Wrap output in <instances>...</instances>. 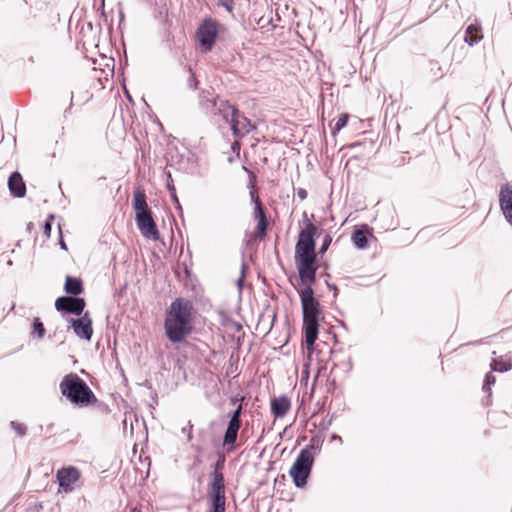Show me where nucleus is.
Returning a JSON list of instances; mask_svg holds the SVG:
<instances>
[{"label":"nucleus","instance_id":"nucleus-29","mask_svg":"<svg viewBox=\"0 0 512 512\" xmlns=\"http://www.w3.org/2000/svg\"><path fill=\"white\" fill-rule=\"evenodd\" d=\"M329 243H330V240H328V241L323 245V247H322V249H321V250H322V251H325V250L327 249V247H328Z\"/></svg>","mask_w":512,"mask_h":512},{"label":"nucleus","instance_id":"nucleus-31","mask_svg":"<svg viewBox=\"0 0 512 512\" xmlns=\"http://www.w3.org/2000/svg\"><path fill=\"white\" fill-rule=\"evenodd\" d=\"M233 130H234V133L237 134V128H236L235 124L233 125Z\"/></svg>","mask_w":512,"mask_h":512},{"label":"nucleus","instance_id":"nucleus-16","mask_svg":"<svg viewBox=\"0 0 512 512\" xmlns=\"http://www.w3.org/2000/svg\"><path fill=\"white\" fill-rule=\"evenodd\" d=\"M368 235L369 231L367 230V228L356 230L352 235L354 245L359 249L365 248L368 243Z\"/></svg>","mask_w":512,"mask_h":512},{"label":"nucleus","instance_id":"nucleus-15","mask_svg":"<svg viewBox=\"0 0 512 512\" xmlns=\"http://www.w3.org/2000/svg\"><path fill=\"white\" fill-rule=\"evenodd\" d=\"M290 409V401L287 397H279L277 399H274L271 403V410L272 413L276 417H283L288 410Z\"/></svg>","mask_w":512,"mask_h":512},{"label":"nucleus","instance_id":"nucleus-32","mask_svg":"<svg viewBox=\"0 0 512 512\" xmlns=\"http://www.w3.org/2000/svg\"><path fill=\"white\" fill-rule=\"evenodd\" d=\"M173 199H174L175 201H177V197L175 196V194H174V193H173Z\"/></svg>","mask_w":512,"mask_h":512},{"label":"nucleus","instance_id":"nucleus-1","mask_svg":"<svg viewBox=\"0 0 512 512\" xmlns=\"http://www.w3.org/2000/svg\"><path fill=\"white\" fill-rule=\"evenodd\" d=\"M193 308L192 304L184 299L178 298L169 306L164 328L168 339L172 342H181L192 331Z\"/></svg>","mask_w":512,"mask_h":512},{"label":"nucleus","instance_id":"nucleus-26","mask_svg":"<svg viewBox=\"0 0 512 512\" xmlns=\"http://www.w3.org/2000/svg\"><path fill=\"white\" fill-rule=\"evenodd\" d=\"M297 195L300 199H305L307 196V193L304 189H299L297 192Z\"/></svg>","mask_w":512,"mask_h":512},{"label":"nucleus","instance_id":"nucleus-11","mask_svg":"<svg viewBox=\"0 0 512 512\" xmlns=\"http://www.w3.org/2000/svg\"><path fill=\"white\" fill-rule=\"evenodd\" d=\"M499 201L505 219L512 225V187L509 184L501 188Z\"/></svg>","mask_w":512,"mask_h":512},{"label":"nucleus","instance_id":"nucleus-7","mask_svg":"<svg viewBox=\"0 0 512 512\" xmlns=\"http://www.w3.org/2000/svg\"><path fill=\"white\" fill-rule=\"evenodd\" d=\"M218 34L217 25L212 20H205L199 26L197 31V38L199 44L205 51L211 50Z\"/></svg>","mask_w":512,"mask_h":512},{"label":"nucleus","instance_id":"nucleus-21","mask_svg":"<svg viewBox=\"0 0 512 512\" xmlns=\"http://www.w3.org/2000/svg\"><path fill=\"white\" fill-rule=\"evenodd\" d=\"M256 215H257V217H259L258 231L260 234H264L265 222H264V215H263L260 205L256 206Z\"/></svg>","mask_w":512,"mask_h":512},{"label":"nucleus","instance_id":"nucleus-22","mask_svg":"<svg viewBox=\"0 0 512 512\" xmlns=\"http://www.w3.org/2000/svg\"><path fill=\"white\" fill-rule=\"evenodd\" d=\"M33 328L34 333H36L39 338H42L44 336L45 330L43 324L38 319H35L33 323Z\"/></svg>","mask_w":512,"mask_h":512},{"label":"nucleus","instance_id":"nucleus-2","mask_svg":"<svg viewBox=\"0 0 512 512\" xmlns=\"http://www.w3.org/2000/svg\"><path fill=\"white\" fill-rule=\"evenodd\" d=\"M316 227L309 223L301 231L298 242L295 247V262L299 271V276L304 284H311L315 280V242L314 235Z\"/></svg>","mask_w":512,"mask_h":512},{"label":"nucleus","instance_id":"nucleus-19","mask_svg":"<svg viewBox=\"0 0 512 512\" xmlns=\"http://www.w3.org/2000/svg\"><path fill=\"white\" fill-rule=\"evenodd\" d=\"M481 38H482V35L480 34L479 30H478L475 26L470 25V26L466 29L465 41H466L469 45H473V44H475V43H476V42H478Z\"/></svg>","mask_w":512,"mask_h":512},{"label":"nucleus","instance_id":"nucleus-20","mask_svg":"<svg viewBox=\"0 0 512 512\" xmlns=\"http://www.w3.org/2000/svg\"><path fill=\"white\" fill-rule=\"evenodd\" d=\"M349 116L347 114H341L337 119H335L332 130L333 133L340 131L344 128L348 122Z\"/></svg>","mask_w":512,"mask_h":512},{"label":"nucleus","instance_id":"nucleus-13","mask_svg":"<svg viewBox=\"0 0 512 512\" xmlns=\"http://www.w3.org/2000/svg\"><path fill=\"white\" fill-rule=\"evenodd\" d=\"M240 412L241 406L237 408L229 421L228 428L224 437V444L232 445L235 443L240 428Z\"/></svg>","mask_w":512,"mask_h":512},{"label":"nucleus","instance_id":"nucleus-17","mask_svg":"<svg viewBox=\"0 0 512 512\" xmlns=\"http://www.w3.org/2000/svg\"><path fill=\"white\" fill-rule=\"evenodd\" d=\"M65 290L69 294L78 295L82 292V282L78 278L67 277Z\"/></svg>","mask_w":512,"mask_h":512},{"label":"nucleus","instance_id":"nucleus-23","mask_svg":"<svg viewBox=\"0 0 512 512\" xmlns=\"http://www.w3.org/2000/svg\"><path fill=\"white\" fill-rule=\"evenodd\" d=\"M11 426H12L13 430H14L18 435H24V434H25L26 428H25V426H24L22 423H19V422H11Z\"/></svg>","mask_w":512,"mask_h":512},{"label":"nucleus","instance_id":"nucleus-25","mask_svg":"<svg viewBox=\"0 0 512 512\" xmlns=\"http://www.w3.org/2000/svg\"><path fill=\"white\" fill-rule=\"evenodd\" d=\"M494 382H495V378L491 375H487L485 378L484 389L488 388Z\"/></svg>","mask_w":512,"mask_h":512},{"label":"nucleus","instance_id":"nucleus-28","mask_svg":"<svg viewBox=\"0 0 512 512\" xmlns=\"http://www.w3.org/2000/svg\"><path fill=\"white\" fill-rule=\"evenodd\" d=\"M243 274H244V265L242 266V275ZM242 282H243V276L238 280V283H237L239 289H241V287H242Z\"/></svg>","mask_w":512,"mask_h":512},{"label":"nucleus","instance_id":"nucleus-24","mask_svg":"<svg viewBox=\"0 0 512 512\" xmlns=\"http://www.w3.org/2000/svg\"><path fill=\"white\" fill-rule=\"evenodd\" d=\"M54 219V216L51 215L49 216V218L47 219L45 225H44V234L49 237L50 236V233H51V222L53 221Z\"/></svg>","mask_w":512,"mask_h":512},{"label":"nucleus","instance_id":"nucleus-9","mask_svg":"<svg viewBox=\"0 0 512 512\" xmlns=\"http://www.w3.org/2000/svg\"><path fill=\"white\" fill-rule=\"evenodd\" d=\"M212 512H225V492L222 478L216 477L211 486Z\"/></svg>","mask_w":512,"mask_h":512},{"label":"nucleus","instance_id":"nucleus-12","mask_svg":"<svg viewBox=\"0 0 512 512\" xmlns=\"http://www.w3.org/2000/svg\"><path fill=\"white\" fill-rule=\"evenodd\" d=\"M57 310H63L75 314H80L85 306V302L80 298L60 297L55 303Z\"/></svg>","mask_w":512,"mask_h":512},{"label":"nucleus","instance_id":"nucleus-8","mask_svg":"<svg viewBox=\"0 0 512 512\" xmlns=\"http://www.w3.org/2000/svg\"><path fill=\"white\" fill-rule=\"evenodd\" d=\"M79 478V472L73 467L60 469L57 472V479L60 486V491L65 493L71 492L74 489V484Z\"/></svg>","mask_w":512,"mask_h":512},{"label":"nucleus","instance_id":"nucleus-10","mask_svg":"<svg viewBox=\"0 0 512 512\" xmlns=\"http://www.w3.org/2000/svg\"><path fill=\"white\" fill-rule=\"evenodd\" d=\"M70 324L77 337L89 341L93 334L92 320L85 313L81 318L71 319Z\"/></svg>","mask_w":512,"mask_h":512},{"label":"nucleus","instance_id":"nucleus-18","mask_svg":"<svg viewBox=\"0 0 512 512\" xmlns=\"http://www.w3.org/2000/svg\"><path fill=\"white\" fill-rule=\"evenodd\" d=\"M492 369L499 372H505L512 368V356H505L499 360H495L492 364Z\"/></svg>","mask_w":512,"mask_h":512},{"label":"nucleus","instance_id":"nucleus-3","mask_svg":"<svg viewBox=\"0 0 512 512\" xmlns=\"http://www.w3.org/2000/svg\"><path fill=\"white\" fill-rule=\"evenodd\" d=\"M300 298L303 310L305 343L308 354L311 355L313 345L318 337V322L321 315L320 304L315 299L312 289L308 286L301 290Z\"/></svg>","mask_w":512,"mask_h":512},{"label":"nucleus","instance_id":"nucleus-14","mask_svg":"<svg viewBox=\"0 0 512 512\" xmlns=\"http://www.w3.org/2000/svg\"><path fill=\"white\" fill-rule=\"evenodd\" d=\"M9 189L17 197H23L25 195V184L22 177L18 173H13L8 181Z\"/></svg>","mask_w":512,"mask_h":512},{"label":"nucleus","instance_id":"nucleus-5","mask_svg":"<svg viewBox=\"0 0 512 512\" xmlns=\"http://www.w3.org/2000/svg\"><path fill=\"white\" fill-rule=\"evenodd\" d=\"M133 209L135 219L141 234L150 240L159 239V231L148 208L145 195L141 191L134 193Z\"/></svg>","mask_w":512,"mask_h":512},{"label":"nucleus","instance_id":"nucleus-30","mask_svg":"<svg viewBox=\"0 0 512 512\" xmlns=\"http://www.w3.org/2000/svg\"><path fill=\"white\" fill-rule=\"evenodd\" d=\"M60 245H61V247H62L63 249H66V245H65V243H64L63 241H61V242H60Z\"/></svg>","mask_w":512,"mask_h":512},{"label":"nucleus","instance_id":"nucleus-4","mask_svg":"<svg viewBox=\"0 0 512 512\" xmlns=\"http://www.w3.org/2000/svg\"><path fill=\"white\" fill-rule=\"evenodd\" d=\"M62 395L73 405L87 407L96 402V398L88 385L76 374L66 375L60 383Z\"/></svg>","mask_w":512,"mask_h":512},{"label":"nucleus","instance_id":"nucleus-6","mask_svg":"<svg viewBox=\"0 0 512 512\" xmlns=\"http://www.w3.org/2000/svg\"><path fill=\"white\" fill-rule=\"evenodd\" d=\"M313 461V456L309 450H301L289 471V474L297 487H303L306 485Z\"/></svg>","mask_w":512,"mask_h":512},{"label":"nucleus","instance_id":"nucleus-27","mask_svg":"<svg viewBox=\"0 0 512 512\" xmlns=\"http://www.w3.org/2000/svg\"><path fill=\"white\" fill-rule=\"evenodd\" d=\"M331 440H332V441H335V442H336V443H338V444H342V439H341V437H340V436H338V435H332Z\"/></svg>","mask_w":512,"mask_h":512}]
</instances>
